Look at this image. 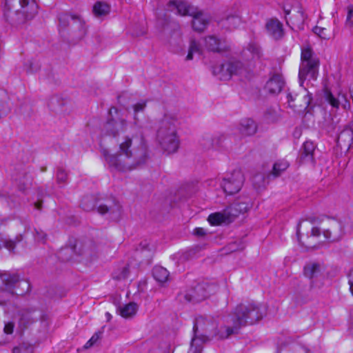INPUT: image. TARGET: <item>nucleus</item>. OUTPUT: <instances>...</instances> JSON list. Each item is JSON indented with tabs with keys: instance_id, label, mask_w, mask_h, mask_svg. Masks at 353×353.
I'll return each instance as SVG.
<instances>
[{
	"instance_id": "1",
	"label": "nucleus",
	"mask_w": 353,
	"mask_h": 353,
	"mask_svg": "<svg viewBox=\"0 0 353 353\" xmlns=\"http://www.w3.org/2000/svg\"><path fill=\"white\" fill-rule=\"evenodd\" d=\"M264 314V307L261 305L253 303L248 305L240 304L235 308L232 314L225 317V325L218 331L212 330L213 325L210 320L203 316L196 318L193 327L194 336L192 339L188 353H201L202 343L204 341L201 337L196 336L199 329L208 332L212 336H218L219 339H227L232 334H238L242 326L257 322L263 318Z\"/></svg>"
},
{
	"instance_id": "2",
	"label": "nucleus",
	"mask_w": 353,
	"mask_h": 353,
	"mask_svg": "<svg viewBox=\"0 0 353 353\" xmlns=\"http://www.w3.org/2000/svg\"><path fill=\"white\" fill-rule=\"evenodd\" d=\"M102 153L110 167L122 172L130 171L143 165L149 157L148 145L142 134L123 137L119 142L117 154H110L105 149Z\"/></svg>"
},
{
	"instance_id": "3",
	"label": "nucleus",
	"mask_w": 353,
	"mask_h": 353,
	"mask_svg": "<svg viewBox=\"0 0 353 353\" xmlns=\"http://www.w3.org/2000/svg\"><path fill=\"white\" fill-rule=\"evenodd\" d=\"M177 117L175 114L165 113L160 122L157 140L162 150L168 154L176 152L180 145L177 134Z\"/></svg>"
},
{
	"instance_id": "4",
	"label": "nucleus",
	"mask_w": 353,
	"mask_h": 353,
	"mask_svg": "<svg viewBox=\"0 0 353 353\" xmlns=\"http://www.w3.org/2000/svg\"><path fill=\"white\" fill-rule=\"evenodd\" d=\"M319 65V59L315 54L312 47L310 46L302 47L299 71V78L301 86L305 80L314 81L317 79Z\"/></svg>"
},
{
	"instance_id": "5",
	"label": "nucleus",
	"mask_w": 353,
	"mask_h": 353,
	"mask_svg": "<svg viewBox=\"0 0 353 353\" xmlns=\"http://www.w3.org/2000/svg\"><path fill=\"white\" fill-rule=\"evenodd\" d=\"M59 21L60 28L64 30L69 28L71 34L77 40H81L87 34L85 23L79 15L62 13L59 16Z\"/></svg>"
},
{
	"instance_id": "6",
	"label": "nucleus",
	"mask_w": 353,
	"mask_h": 353,
	"mask_svg": "<svg viewBox=\"0 0 353 353\" xmlns=\"http://www.w3.org/2000/svg\"><path fill=\"white\" fill-rule=\"evenodd\" d=\"M97 206V212L101 214H109L112 218H117L120 216L121 206L114 201H108L106 203H97L92 196L84 197L81 203V207L85 211L92 210Z\"/></svg>"
},
{
	"instance_id": "7",
	"label": "nucleus",
	"mask_w": 353,
	"mask_h": 353,
	"mask_svg": "<svg viewBox=\"0 0 353 353\" xmlns=\"http://www.w3.org/2000/svg\"><path fill=\"white\" fill-rule=\"evenodd\" d=\"M0 286L3 291H6L9 296H12L14 294V290L19 286H22L21 292H16L17 294H23L30 290V283L25 280H20L17 274H10L4 272L0 274Z\"/></svg>"
},
{
	"instance_id": "8",
	"label": "nucleus",
	"mask_w": 353,
	"mask_h": 353,
	"mask_svg": "<svg viewBox=\"0 0 353 353\" xmlns=\"http://www.w3.org/2000/svg\"><path fill=\"white\" fill-rule=\"evenodd\" d=\"M244 70L243 63L239 61H231L213 68L214 75L221 81L229 80L233 74H241Z\"/></svg>"
},
{
	"instance_id": "9",
	"label": "nucleus",
	"mask_w": 353,
	"mask_h": 353,
	"mask_svg": "<svg viewBox=\"0 0 353 353\" xmlns=\"http://www.w3.org/2000/svg\"><path fill=\"white\" fill-rule=\"evenodd\" d=\"M323 233L325 239L331 241H339L343 236V230L341 223L334 219L329 221L326 228L322 229L314 227L312 229V236H319Z\"/></svg>"
},
{
	"instance_id": "10",
	"label": "nucleus",
	"mask_w": 353,
	"mask_h": 353,
	"mask_svg": "<svg viewBox=\"0 0 353 353\" xmlns=\"http://www.w3.org/2000/svg\"><path fill=\"white\" fill-rule=\"evenodd\" d=\"M244 180V176L241 171L234 170L223 179L221 187L225 194L232 195L241 190Z\"/></svg>"
},
{
	"instance_id": "11",
	"label": "nucleus",
	"mask_w": 353,
	"mask_h": 353,
	"mask_svg": "<svg viewBox=\"0 0 353 353\" xmlns=\"http://www.w3.org/2000/svg\"><path fill=\"white\" fill-rule=\"evenodd\" d=\"M128 126V121L123 118L110 119L103 125V132L105 135L114 138L123 132Z\"/></svg>"
},
{
	"instance_id": "12",
	"label": "nucleus",
	"mask_w": 353,
	"mask_h": 353,
	"mask_svg": "<svg viewBox=\"0 0 353 353\" xmlns=\"http://www.w3.org/2000/svg\"><path fill=\"white\" fill-rule=\"evenodd\" d=\"M312 101L311 96L304 91L303 93L288 94L289 105L295 110L301 111L306 110Z\"/></svg>"
},
{
	"instance_id": "13",
	"label": "nucleus",
	"mask_w": 353,
	"mask_h": 353,
	"mask_svg": "<svg viewBox=\"0 0 353 353\" xmlns=\"http://www.w3.org/2000/svg\"><path fill=\"white\" fill-rule=\"evenodd\" d=\"M74 252L87 259H92L96 256L97 247L92 241H77L71 249Z\"/></svg>"
},
{
	"instance_id": "14",
	"label": "nucleus",
	"mask_w": 353,
	"mask_h": 353,
	"mask_svg": "<svg viewBox=\"0 0 353 353\" xmlns=\"http://www.w3.org/2000/svg\"><path fill=\"white\" fill-rule=\"evenodd\" d=\"M168 6L169 9L172 10L176 9L177 12L182 16H192L197 14V8L190 5L186 1H170Z\"/></svg>"
},
{
	"instance_id": "15",
	"label": "nucleus",
	"mask_w": 353,
	"mask_h": 353,
	"mask_svg": "<svg viewBox=\"0 0 353 353\" xmlns=\"http://www.w3.org/2000/svg\"><path fill=\"white\" fill-rule=\"evenodd\" d=\"M205 286L203 284H198L194 290L185 295V299L189 302L199 303L209 296Z\"/></svg>"
},
{
	"instance_id": "16",
	"label": "nucleus",
	"mask_w": 353,
	"mask_h": 353,
	"mask_svg": "<svg viewBox=\"0 0 353 353\" xmlns=\"http://www.w3.org/2000/svg\"><path fill=\"white\" fill-rule=\"evenodd\" d=\"M336 143L341 149L349 150L353 144V130L345 126L339 134Z\"/></svg>"
},
{
	"instance_id": "17",
	"label": "nucleus",
	"mask_w": 353,
	"mask_h": 353,
	"mask_svg": "<svg viewBox=\"0 0 353 353\" xmlns=\"http://www.w3.org/2000/svg\"><path fill=\"white\" fill-rule=\"evenodd\" d=\"M21 12L27 20L32 19L37 13L38 6L34 0H20Z\"/></svg>"
},
{
	"instance_id": "18",
	"label": "nucleus",
	"mask_w": 353,
	"mask_h": 353,
	"mask_svg": "<svg viewBox=\"0 0 353 353\" xmlns=\"http://www.w3.org/2000/svg\"><path fill=\"white\" fill-rule=\"evenodd\" d=\"M284 85L283 77L280 74H274L266 83L265 88L271 94H279Z\"/></svg>"
},
{
	"instance_id": "19",
	"label": "nucleus",
	"mask_w": 353,
	"mask_h": 353,
	"mask_svg": "<svg viewBox=\"0 0 353 353\" xmlns=\"http://www.w3.org/2000/svg\"><path fill=\"white\" fill-rule=\"evenodd\" d=\"M34 310L28 308L19 311V325L21 328L25 329L35 321L36 318L34 316Z\"/></svg>"
},
{
	"instance_id": "20",
	"label": "nucleus",
	"mask_w": 353,
	"mask_h": 353,
	"mask_svg": "<svg viewBox=\"0 0 353 353\" xmlns=\"http://www.w3.org/2000/svg\"><path fill=\"white\" fill-rule=\"evenodd\" d=\"M256 130V124L254 121L251 119H242L239 127V130L243 136L254 135Z\"/></svg>"
},
{
	"instance_id": "21",
	"label": "nucleus",
	"mask_w": 353,
	"mask_h": 353,
	"mask_svg": "<svg viewBox=\"0 0 353 353\" xmlns=\"http://www.w3.org/2000/svg\"><path fill=\"white\" fill-rule=\"evenodd\" d=\"M266 29L274 39H281L283 34L282 24L276 19H271L266 23Z\"/></svg>"
},
{
	"instance_id": "22",
	"label": "nucleus",
	"mask_w": 353,
	"mask_h": 353,
	"mask_svg": "<svg viewBox=\"0 0 353 353\" xmlns=\"http://www.w3.org/2000/svg\"><path fill=\"white\" fill-rule=\"evenodd\" d=\"M327 101L334 108H339L342 105L344 109L350 108V103L344 94L339 93L338 97H335L331 92H328L326 95Z\"/></svg>"
},
{
	"instance_id": "23",
	"label": "nucleus",
	"mask_w": 353,
	"mask_h": 353,
	"mask_svg": "<svg viewBox=\"0 0 353 353\" xmlns=\"http://www.w3.org/2000/svg\"><path fill=\"white\" fill-rule=\"evenodd\" d=\"M303 272L307 278L313 280L321 275V265L318 263H309L305 265ZM313 286L314 283L312 281L311 287Z\"/></svg>"
},
{
	"instance_id": "24",
	"label": "nucleus",
	"mask_w": 353,
	"mask_h": 353,
	"mask_svg": "<svg viewBox=\"0 0 353 353\" xmlns=\"http://www.w3.org/2000/svg\"><path fill=\"white\" fill-rule=\"evenodd\" d=\"M192 28L195 31L203 32L206 28L209 23V20L205 17L203 14L197 10V14L192 15Z\"/></svg>"
},
{
	"instance_id": "25",
	"label": "nucleus",
	"mask_w": 353,
	"mask_h": 353,
	"mask_svg": "<svg viewBox=\"0 0 353 353\" xmlns=\"http://www.w3.org/2000/svg\"><path fill=\"white\" fill-rule=\"evenodd\" d=\"M315 149L314 144L311 141H305L301 152V159L303 162H314L313 153Z\"/></svg>"
},
{
	"instance_id": "26",
	"label": "nucleus",
	"mask_w": 353,
	"mask_h": 353,
	"mask_svg": "<svg viewBox=\"0 0 353 353\" xmlns=\"http://www.w3.org/2000/svg\"><path fill=\"white\" fill-rule=\"evenodd\" d=\"M205 46L212 52H221L224 49L221 41L213 35L205 38Z\"/></svg>"
},
{
	"instance_id": "27",
	"label": "nucleus",
	"mask_w": 353,
	"mask_h": 353,
	"mask_svg": "<svg viewBox=\"0 0 353 353\" xmlns=\"http://www.w3.org/2000/svg\"><path fill=\"white\" fill-rule=\"evenodd\" d=\"M138 306L135 303H130L118 309L119 314L123 318H131L135 315Z\"/></svg>"
},
{
	"instance_id": "28",
	"label": "nucleus",
	"mask_w": 353,
	"mask_h": 353,
	"mask_svg": "<svg viewBox=\"0 0 353 353\" xmlns=\"http://www.w3.org/2000/svg\"><path fill=\"white\" fill-rule=\"evenodd\" d=\"M152 274L154 279L159 283H165L168 281L169 277L168 271L161 266L154 267L152 271Z\"/></svg>"
},
{
	"instance_id": "29",
	"label": "nucleus",
	"mask_w": 353,
	"mask_h": 353,
	"mask_svg": "<svg viewBox=\"0 0 353 353\" xmlns=\"http://www.w3.org/2000/svg\"><path fill=\"white\" fill-rule=\"evenodd\" d=\"M208 221L212 225H216L221 223H229L223 210L220 212L210 214L208 218Z\"/></svg>"
},
{
	"instance_id": "30",
	"label": "nucleus",
	"mask_w": 353,
	"mask_h": 353,
	"mask_svg": "<svg viewBox=\"0 0 353 353\" xmlns=\"http://www.w3.org/2000/svg\"><path fill=\"white\" fill-rule=\"evenodd\" d=\"M110 11V6L103 1H97L93 6V12L97 17L106 15Z\"/></svg>"
},
{
	"instance_id": "31",
	"label": "nucleus",
	"mask_w": 353,
	"mask_h": 353,
	"mask_svg": "<svg viewBox=\"0 0 353 353\" xmlns=\"http://www.w3.org/2000/svg\"><path fill=\"white\" fill-rule=\"evenodd\" d=\"M289 167V163L287 161L279 160L276 161L272 168V174L274 177H277L281 174Z\"/></svg>"
},
{
	"instance_id": "32",
	"label": "nucleus",
	"mask_w": 353,
	"mask_h": 353,
	"mask_svg": "<svg viewBox=\"0 0 353 353\" xmlns=\"http://www.w3.org/2000/svg\"><path fill=\"white\" fill-rule=\"evenodd\" d=\"M34 345L28 342L20 343L12 349V353H34Z\"/></svg>"
},
{
	"instance_id": "33",
	"label": "nucleus",
	"mask_w": 353,
	"mask_h": 353,
	"mask_svg": "<svg viewBox=\"0 0 353 353\" xmlns=\"http://www.w3.org/2000/svg\"><path fill=\"white\" fill-rule=\"evenodd\" d=\"M147 105V101L146 100H141L138 103L133 105L132 108L134 111V125H139V119L137 117V114L140 112H143L145 107Z\"/></svg>"
},
{
	"instance_id": "34",
	"label": "nucleus",
	"mask_w": 353,
	"mask_h": 353,
	"mask_svg": "<svg viewBox=\"0 0 353 353\" xmlns=\"http://www.w3.org/2000/svg\"><path fill=\"white\" fill-rule=\"evenodd\" d=\"M223 211L228 223L232 222L240 214V212L237 210V205H234L233 203L224 209Z\"/></svg>"
},
{
	"instance_id": "35",
	"label": "nucleus",
	"mask_w": 353,
	"mask_h": 353,
	"mask_svg": "<svg viewBox=\"0 0 353 353\" xmlns=\"http://www.w3.org/2000/svg\"><path fill=\"white\" fill-rule=\"evenodd\" d=\"M201 48L199 43L194 39H192L190 43L189 50L186 57V60L190 61L193 59L194 54H201Z\"/></svg>"
},
{
	"instance_id": "36",
	"label": "nucleus",
	"mask_w": 353,
	"mask_h": 353,
	"mask_svg": "<svg viewBox=\"0 0 353 353\" xmlns=\"http://www.w3.org/2000/svg\"><path fill=\"white\" fill-rule=\"evenodd\" d=\"M223 25L228 29H234L238 27L241 23V19L237 16H230L223 21Z\"/></svg>"
},
{
	"instance_id": "37",
	"label": "nucleus",
	"mask_w": 353,
	"mask_h": 353,
	"mask_svg": "<svg viewBox=\"0 0 353 353\" xmlns=\"http://www.w3.org/2000/svg\"><path fill=\"white\" fill-rule=\"evenodd\" d=\"M22 239H23L22 235L20 234V235L16 236L15 240H10V239H3L1 242L3 243V245L6 248H7L10 251H13L15 248L16 243L17 242H20L21 241H22Z\"/></svg>"
},
{
	"instance_id": "38",
	"label": "nucleus",
	"mask_w": 353,
	"mask_h": 353,
	"mask_svg": "<svg viewBox=\"0 0 353 353\" xmlns=\"http://www.w3.org/2000/svg\"><path fill=\"white\" fill-rule=\"evenodd\" d=\"M200 144L205 150L213 149V137L209 134L203 136L200 140Z\"/></svg>"
},
{
	"instance_id": "39",
	"label": "nucleus",
	"mask_w": 353,
	"mask_h": 353,
	"mask_svg": "<svg viewBox=\"0 0 353 353\" xmlns=\"http://www.w3.org/2000/svg\"><path fill=\"white\" fill-rule=\"evenodd\" d=\"M313 32L323 39H329L330 38V34L328 33L327 29L325 28L315 26L313 28Z\"/></svg>"
},
{
	"instance_id": "40",
	"label": "nucleus",
	"mask_w": 353,
	"mask_h": 353,
	"mask_svg": "<svg viewBox=\"0 0 353 353\" xmlns=\"http://www.w3.org/2000/svg\"><path fill=\"white\" fill-rule=\"evenodd\" d=\"M224 136L221 134L215 135L213 137V142L214 143L213 145V149L219 150L221 149L223 145L224 141Z\"/></svg>"
},
{
	"instance_id": "41",
	"label": "nucleus",
	"mask_w": 353,
	"mask_h": 353,
	"mask_svg": "<svg viewBox=\"0 0 353 353\" xmlns=\"http://www.w3.org/2000/svg\"><path fill=\"white\" fill-rule=\"evenodd\" d=\"M248 50L252 53L254 57L260 58L261 56V50L260 48L254 43H250L248 46Z\"/></svg>"
},
{
	"instance_id": "42",
	"label": "nucleus",
	"mask_w": 353,
	"mask_h": 353,
	"mask_svg": "<svg viewBox=\"0 0 353 353\" xmlns=\"http://www.w3.org/2000/svg\"><path fill=\"white\" fill-rule=\"evenodd\" d=\"M234 205H237V210L241 213L247 212L250 208V204L248 202H236L233 203Z\"/></svg>"
},
{
	"instance_id": "43",
	"label": "nucleus",
	"mask_w": 353,
	"mask_h": 353,
	"mask_svg": "<svg viewBox=\"0 0 353 353\" xmlns=\"http://www.w3.org/2000/svg\"><path fill=\"white\" fill-rule=\"evenodd\" d=\"M67 173L62 168H59L57 172V179L58 183H65L67 180Z\"/></svg>"
},
{
	"instance_id": "44",
	"label": "nucleus",
	"mask_w": 353,
	"mask_h": 353,
	"mask_svg": "<svg viewBox=\"0 0 353 353\" xmlns=\"http://www.w3.org/2000/svg\"><path fill=\"white\" fill-rule=\"evenodd\" d=\"M347 11L346 25L352 27L353 26V21L352 20V18L353 17V5L348 6Z\"/></svg>"
},
{
	"instance_id": "45",
	"label": "nucleus",
	"mask_w": 353,
	"mask_h": 353,
	"mask_svg": "<svg viewBox=\"0 0 353 353\" xmlns=\"http://www.w3.org/2000/svg\"><path fill=\"white\" fill-rule=\"evenodd\" d=\"M14 323L13 322H7L5 323L3 332L6 334H12L14 332Z\"/></svg>"
},
{
	"instance_id": "46",
	"label": "nucleus",
	"mask_w": 353,
	"mask_h": 353,
	"mask_svg": "<svg viewBox=\"0 0 353 353\" xmlns=\"http://www.w3.org/2000/svg\"><path fill=\"white\" fill-rule=\"evenodd\" d=\"M129 274V270L128 267H124L121 272L119 275L114 276L116 279H124L128 277Z\"/></svg>"
},
{
	"instance_id": "47",
	"label": "nucleus",
	"mask_w": 353,
	"mask_h": 353,
	"mask_svg": "<svg viewBox=\"0 0 353 353\" xmlns=\"http://www.w3.org/2000/svg\"><path fill=\"white\" fill-rule=\"evenodd\" d=\"M10 112L9 107L5 103H0V118L8 114Z\"/></svg>"
},
{
	"instance_id": "48",
	"label": "nucleus",
	"mask_w": 353,
	"mask_h": 353,
	"mask_svg": "<svg viewBox=\"0 0 353 353\" xmlns=\"http://www.w3.org/2000/svg\"><path fill=\"white\" fill-rule=\"evenodd\" d=\"M103 330H101V331H98L97 332H95L92 336L90 339V342H92L94 344H95L98 340L99 339H101V336H102V334H103Z\"/></svg>"
},
{
	"instance_id": "49",
	"label": "nucleus",
	"mask_w": 353,
	"mask_h": 353,
	"mask_svg": "<svg viewBox=\"0 0 353 353\" xmlns=\"http://www.w3.org/2000/svg\"><path fill=\"white\" fill-rule=\"evenodd\" d=\"M193 234L198 236H203L205 234V231L203 228H196L194 230Z\"/></svg>"
},
{
	"instance_id": "50",
	"label": "nucleus",
	"mask_w": 353,
	"mask_h": 353,
	"mask_svg": "<svg viewBox=\"0 0 353 353\" xmlns=\"http://www.w3.org/2000/svg\"><path fill=\"white\" fill-rule=\"evenodd\" d=\"M36 233H37L36 239L37 240H40V241L44 240L46 234L43 232L36 231Z\"/></svg>"
},
{
	"instance_id": "51",
	"label": "nucleus",
	"mask_w": 353,
	"mask_h": 353,
	"mask_svg": "<svg viewBox=\"0 0 353 353\" xmlns=\"http://www.w3.org/2000/svg\"><path fill=\"white\" fill-rule=\"evenodd\" d=\"M230 249L232 250V251H235V250H243V246L242 245L241 248H236V244L235 243H231L230 245Z\"/></svg>"
},
{
	"instance_id": "52",
	"label": "nucleus",
	"mask_w": 353,
	"mask_h": 353,
	"mask_svg": "<svg viewBox=\"0 0 353 353\" xmlns=\"http://www.w3.org/2000/svg\"><path fill=\"white\" fill-rule=\"evenodd\" d=\"M301 224V221H300L299 222V223L297 225V228H296V235H297L298 239H299L300 234H301V232H300Z\"/></svg>"
},
{
	"instance_id": "53",
	"label": "nucleus",
	"mask_w": 353,
	"mask_h": 353,
	"mask_svg": "<svg viewBox=\"0 0 353 353\" xmlns=\"http://www.w3.org/2000/svg\"><path fill=\"white\" fill-rule=\"evenodd\" d=\"M349 285H350V292L353 295V280L351 279H349Z\"/></svg>"
},
{
	"instance_id": "54",
	"label": "nucleus",
	"mask_w": 353,
	"mask_h": 353,
	"mask_svg": "<svg viewBox=\"0 0 353 353\" xmlns=\"http://www.w3.org/2000/svg\"><path fill=\"white\" fill-rule=\"evenodd\" d=\"M94 345V343L92 342H90V340H89L84 345V347L85 349H88V348H90V347H92V345Z\"/></svg>"
},
{
	"instance_id": "55",
	"label": "nucleus",
	"mask_w": 353,
	"mask_h": 353,
	"mask_svg": "<svg viewBox=\"0 0 353 353\" xmlns=\"http://www.w3.org/2000/svg\"><path fill=\"white\" fill-rule=\"evenodd\" d=\"M114 110L115 112H117L118 110L117 108H112L110 110V113L111 114L112 113V111Z\"/></svg>"
},
{
	"instance_id": "56",
	"label": "nucleus",
	"mask_w": 353,
	"mask_h": 353,
	"mask_svg": "<svg viewBox=\"0 0 353 353\" xmlns=\"http://www.w3.org/2000/svg\"><path fill=\"white\" fill-rule=\"evenodd\" d=\"M105 315L109 321L111 319V314L109 312H106Z\"/></svg>"
},
{
	"instance_id": "57",
	"label": "nucleus",
	"mask_w": 353,
	"mask_h": 353,
	"mask_svg": "<svg viewBox=\"0 0 353 353\" xmlns=\"http://www.w3.org/2000/svg\"><path fill=\"white\" fill-rule=\"evenodd\" d=\"M35 206L37 209H40L41 208V204L39 203H35Z\"/></svg>"
},
{
	"instance_id": "58",
	"label": "nucleus",
	"mask_w": 353,
	"mask_h": 353,
	"mask_svg": "<svg viewBox=\"0 0 353 353\" xmlns=\"http://www.w3.org/2000/svg\"><path fill=\"white\" fill-rule=\"evenodd\" d=\"M307 220H308L309 221H310L312 223H314V219H313V218H309Z\"/></svg>"
},
{
	"instance_id": "59",
	"label": "nucleus",
	"mask_w": 353,
	"mask_h": 353,
	"mask_svg": "<svg viewBox=\"0 0 353 353\" xmlns=\"http://www.w3.org/2000/svg\"><path fill=\"white\" fill-rule=\"evenodd\" d=\"M35 71H36V70H34V69H33L32 68H30V72H35Z\"/></svg>"
},
{
	"instance_id": "60",
	"label": "nucleus",
	"mask_w": 353,
	"mask_h": 353,
	"mask_svg": "<svg viewBox=\"0 0 353 353\" xmlns=\"http://www.w3.org/2000/svg\"><path fill=\"white\" fill-rule=\"evenodd\" d=\"M286 14H288L290 13V11H285Z\"/></svg>"
}]
</instances>
